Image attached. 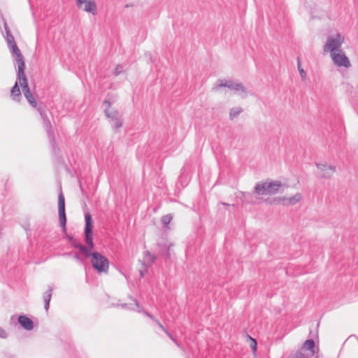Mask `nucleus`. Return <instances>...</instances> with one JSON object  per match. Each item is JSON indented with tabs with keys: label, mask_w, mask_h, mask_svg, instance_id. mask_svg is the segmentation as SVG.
<instances>
[{
	"label": "nucleus",
	"mask_w": 358,
	"mask_h": 358,
	"mask_svg": "<svg viewBox=\"0 0 358 358\" xmlns=\"http://www.w3.org/2000/svg\"><path fill=\"white\" fill-rule=\"evenodd\" d=\"M282 185L280 181L258 182L256 184L254 192L259 195H271L280 191Z\"/></svg>",
	"instance_id": "1"
},
{
	"label": "nucleus",
	"mask_w": 358,
	"mask_h": 358,
	"mask_svg": "<svg viewBox=\"0 0 358 358\" xmlns=\"http://www.w3.org/2000/svg\"><path fill=\"white\" fill-rule=\"evenodd\" d=\"M91 266L99 274H108V273L109 261L98 252L91 251Z\"/></svg>",
	"instance_id": "2"
},
{
	"label": "nucleus",
	"mask_w": 358,
	"mask_h": 358,
	"mask_svg": "<svg viewBox=\"0 0 358 358\" xmlns=\"http://www.w3.org/2000/svg\"><path fill=\"white\" fill-rule=\"evenodd\" d=\"M112 103L108 100H104L103 106L104 107V113L106 117L109 120L110 123L112 126L118 129L122 126V115L119 111L114 109H110Z\"/></svg>",
	"instance_id": "3"
},
{
	"label": "nucleus",
	"mask_w": 358,
	"mask_h": 358,
	"mask_svg": "<svg viewBox=\"0 0 358 358\" xmlns=\"http://www.w3.org/2000/svg\"><path fill=\"white\" fill-rule=\"evenodd\" d=\"M218 82L219 84L216 87H214L213 90H216L218 87H227L236 93H243L244 95L242 96V97H245L247 95V89L241 83H235L231 80H219Z\"/></svg>",
	"instance_id": "4"
},
{
	"label": "nucleus",
	"mask_w": 358,
	"mask_h": 358,
	"mask_svg": "<svg viewBox=\"0 0 358 358\" xmlns=\"http://www.w3.org/2000/svg\"><path fill=\"white\" fill-rule=\"evenodd\" d=\"M343 43V39L340 34H337L335 36H329L327 40V43L324 45V51H329L331 55L333 52L341 50L340 48Z\"/></svg>",
	"instance_id": "5"
},
{
	"label": "nucleus",
	"mask_w": 358,
	"mask_h": 358,
	"mask_svg": "<svg viewBox=\"0 0 358 358\" xmlns=\"http://www.w3.org/2000/svg\"><path fill=\"white\" fill-rule=\"evenodd\" d=\"M319 171V176L321 178L329 179L336 172V168L333 165H328L325 163H315Z\"/></svg>",
	"instance_id": "6"
},
{
	"label": "nucleus",
	"mask_w": 358,
	"mask_h": 358,
	"mask_svg": "<svg viewBox=\"0 0 358 358\" xmlns=\"http://www.w3.org/2000/svg\"><path fill=\"white\" fill-rule=\"evenodd\" d=\"M331 56L334 63L338 66L348 68L351 66L348 57L341 50L338 52H333Z\"/></svg>",
	"instance_id": "7"
},
{
	"label": "nucleus",
	"mask_w": 358,
	"mask_h": 358,
	"mask_svg": "<svg viewBox=\"0 0 358 358\" xmlns=\"http://www.w3.org/2000/svg\"><path fill=\"white\" fill-rule=\"evenodd\" d=\"M58 210L60 224L63 228V230L65 231L66 218L65 214V201L62 192H60L58 196Z\"/></svg>",
	"instance_id": "8"
},
{
	"label": "nucleus",
	"mask_w": 358,
	"mask_h": 358,
	"mask_svg": "<svg viewBox=\"0 0 358 358\" xmlns=\"http://www.w3.org/2000/svg\"><path fill=\"white\" fill-rule=\"evenodd\" d=\"M315 343L314 340L308 339L304 342L300 349L301 351H303L305 353H306L309 357H312L315 353Z\"/></svg>",
	"instance_id": "9"
},
{
	"label": "nucleus",
	"mask_w": 358,
	"mask_h": 358,
	"mask_svg": "<svg viewBox=\"0 0 358 358\" xmlns=\"http://www.w3.org/2000/svg\"><path fill=\"white\" fill-rule=\"evenodd\" d=\"M18 68V80L19 84H26L27 83L26 76L24 73L25 64L24 62L23 57L16 60Z\"/></svg>",
	"instance_id": "10"
},
{
	"label": "nucleus",
	"mask_w": 358,
	"mask_h": 358,
	"mask_svg": "<svg viewBox=\"0 0 358 358\" xmlns=\"http://www.w3.org/2000/svg\"><path fill=\"white\" fill-rule=\"evenodd\" d=\"M20 86L22 88V91H23L24 95L26 97V99L28 101V102L34 108H36L37 103H36L34 96L32 95V94L31 93V92H30L27 83H26V84H20Z\"/></svg>",
	"instance_id": "11"
},
{
	"label": "nucleus",
	"mask_w": 358,
	"mask_h": 358,
	"mask_svg": "<svg viewBox=\"0 0 358 358\" xmlns=\"http://www.w3.org/2000/svg\"><path fill=\"white\" fill-rule=\"evenodd\" d=\"M18 322L20 325L27 330H31L33 329L34 326L31 320L25 315L19 316Z\"/></svg>",
	"instance_id": "12"
},
{
	"label": "nucleus",
	"mask_w": 358,
	"mask_h": 358,
	"mask_svg": "<svg viewBox=\"0 0 358 358\" xmlns=\"http://www.w3.org/2000/svg\"><path fill=\"white\" fill-rule=\"evenodd\" d=\"M279 199L283 202L284 204L286 205H294L297 202L300 201L301 199V195L300 194H296L294 196L286 198L285 196L280 197Z\"/></svg>",
	"instance_id": "13"
},
{
	"label": "nucleus",
	"mask_w": 358,
	"mask_h": 358,
	"mask_svg": "<svg viewBox=\"0 0 358 358\" xmlns=\"http://www.w3.org/2000/svg\"><path fill=\"white\" fill-rule=\"evenodd\" d=\"M157 257L155 255L152 254L150 251H145L144 252V263L143 264L148 268L156 260Z\"/></svg>",
	"instance_id": "14"
},
{
	"label": "nucleus",
	"mask_w": 358,
	"mask_h": 358,
	"mask_svg": "<svg viewBox=\"0 0 358 358\" xmlns=\"http://www.w3.org/2000/svg\"><path fill=\"white\" fill-rule=\"evenodd\" d=\"M173 244H166L162 243H158L157 246L160 248L159 253L164 255L165 253L166 258H170V249Z\"/></svg>",
	"instance_id": "15"
},
{
	"label": "nucleus",
	"mask_w": 358,
	"mask_h": 358,
	"mask_svg": "<svg viewBox=\"0 0 358 358\" xmlns=\"http://www.w3.org/2000/svg\"><path fill=\"white\" fill-rule=\"evenodd\" d=\"M242 197V202L243 203H255V196L252 193L250 192H241Z\"/></svg>",
	"instance_id": "16"
},
{
	"label": "nucleus",
	"mask_w": 358,
	"mask_h": 358,
	"mask_svg": "<svg viewBox=\"0 0 358 358\" xmlns=\"http://www.w3.org/2000/svg\"><path fill=\"white\" fill-rule=\"evenodd\" d=\"M76 5L80 10L90 11V0H76Z\"/></svg>",
	"instance_id": "17"
},
{
	"label": "nucleus",
	"mask_w": 358,
	"mask_h": 358,
	"mask_svg": "<svg viewBox=\"0 0 358 358\" xmlns=\"http://www.w3.org/2000/svg\"><path fill=\"white\" fill-rule=\"evenodd\" d=\"M67 238L69 239V241L73 243L74 245L79 248L80 252L83 255H85V256L88 257L89 256V252H88V250L87 248L81 245L80 244H78V243H76L75 242V241L73 240V237L70 236H67Z\"/></svg>",
	"instance_id": "18"
},
{
	"label": "nucleus",
	"mask_w": 358,
	"mask_h": 358,
	"mask_svg": "<svg viewBox=\"0 0 358 358\" xmlns=\"http://www.w3.org/2000/svg\"><path fill=\"white\" fill-rule=\"evenodd\" d=\"M289 358H311L306 353L299 348L294 352L291 353Z\"/></svg>",
	"instance_id": "19"
},
{
	"label": "nucleus",
	"mask_w": 358,
	"mask_h": 358,
	"mask_svg": "<svg viewBox=\"0 0 358 358\" xmlns=\"http://www.w3.org/2000/svg\"><path fill=\"white\" fill-rule=\"evenodd\" d=\"M85 238L87 242H89L90 239V214L87 213L85 215Z\"/></svg>",
	"instance_id": "20"
},
{
	"label": "nucleus",
	"mask_w": 358,
	"mask_h": 358,
	"mask_svg": "<svg viewBox=\"0 0 358 358\" xmlns=\"http://www.w3.org/2000/svg\"><path fill=\"white\" fill-rule=\"evenodd\" d=\"M134 303H121L118 305L119 306L122 307L124 309H130V310H134L135 307L138 308L139 303L135 299H133Z\"/></svg>",
	"instance_id": "21"
},
{
	"label": "nucleus",
	"mask_w": 358,
	"mask_h": 358,
	"mask_svg": "<svg viewBox=\"0 0 358 358\" xmlns=\"http://www.w3.org/2000/svg\"><path fill=\"white\" fill-rule=\"evenodd\" d=\"M242 110H243L241 107L232 108L229 112L230 120H232L234 118L237 117L240 115V113L242 112Z\"/></svg>",
	"instance_id": "22"
},
{
	"label": "nucleus",
	"mask_w": 358,
	"mask_h": 358,
	"mask_svg": "<svg viewBox=\"0 0 358 358\" xmlns=\"http://www.w3.org/2000/svg\"><path fill=\"white\" fill-rule=\"evenodd\" d=\"M10 95L13 99H15L16 97H19L21 95L20 90L18 87V83H15V85L13 87Z\"/></svg>",
	"instance_id": "23"
},
{
	"label": "nucleus",
	"mask_w": 358,
	"mask_h": 358,
	"mask_svg": "<svg viewBox=\"0 0 358 358\" xmlns=\"http://www.w3.org/2000/svg\"><path fill=\"white\" fill-rule=\"evenodd\" d=\"M10 47L12 49V53L15 56L16 60L23 57L22 55L20 52V50H19L16 44L11 45Z\"/></svg>",
	"instance_id": "24"
},
{
	"label": "nucleus",
	"mask_w": 358,
	"mask_h": 358,
	"mask_svg": "<svg viewBox=\"0 0 358 358\" xmlns=\"http://www.w3.org/2000/svg\"><path fill=\"white\" fill-rule=\"evenodd\" d=\"M172 220V216L171 215H166L162 217V223L164 227H168V225L171 222Z\"/></svg>",
	"instance_id": "25"
},
{
	"label": "nucleus",
	"mask_w": 358,
	"mask_h": 358,
	"mask_svg": "<svg viewBox=\"0 0 358 358\" xmlns=\"http://www.w3.org/2000/svg\"><path fill=\"white\" fill-rule=\"evenodd\" d=\"M6 35H7V41L8 44L11 46L13 45H15V42L14 40L13 36L10 34L9 30H6Z\"/></svg>",
	"instance_id": "26"
},
{
	"label": "nucleus",
	"mask_w": 358,
	"mask_h": 358,
	"mask_svg": "<svg viewBox=\"0 0 358 358\" xmlns=\"http://www.w3.org/2000/svg\"><path fill=\"white\" fill-rule=\"evenodd\" d=\"M297 66H298V70L299 71L300 76H301V78L303 80H304L306 78V73L303 70V69L301 67V63H300V61H299V59H298Z\"/></svg>",
	"instance_id": "27"
},
{
	"label": "nucleus",
	"mask_w": 358,
	"mask_h": 358,
	"mask_svg": "<svg viewBox=\"0 0 358 358\" xmlns=\"http://www.w3.org/2000/svg\"><path fill=\"white\" fill-rule=\"evenodd\" d=\"M50 299H51V294H50L48 293V294H46L44 296V301H45V308L46 310H48V309L49 308V304H50Z\"/></svg>",
	"instance_id": "28"
},
{
	"label": "nucleus",
	"mask_w": 358,
	"mask_h": 358,
	"mask_svg": "<svg viewBox=\"0 0 358 358\" xmlns=\"http://www.w3.org/2000/svg\"><path fill=\"white\" fill-rule=\"evenodd\" d=\"M122 71H123V66H122L121 65H117V66L115 67V70H114L113 73H114V75H115V76H119V75H120Z\"/></svg>",
	"instance_id": "29"
},
{
	"label": "nucleus",
	"mask_w": 358,
	"mask_h": 358,
	"mask_svg": "<svg viewBox=\"0 0 358 358\" xmlns=\"http://www.w3.org/2000/svg\"><path fill=\"white\" fill-rule=\"evenodd\" d=\"M249 337L251 341L250 347L252 349L253 352H255L257 350V341L250 336H249Z\"/></svg>",
	"instance_id": "30"
},
{
	"label": "nucleus",
	"mask_w": 358,
	"mask_h": 358,
	"mask_svg": "<svg viewBox=\"0 0 358 358\" xmlns=\"http://www.w3.org/2000/svg\"><path fill=\"white\" fill-rule=\"evenodd\" d=\"M6 331L1 327H0V338L5 339L7 338Z\"/></svg>",
	"instance_id": "31"
},
{
	"label": "nucleus",
	"mask_w": 358,
	"mask_h": 358,
	"mask_svg": "<svg viewBox=\"0 0 358 358\" xmlns=\"http://www.w3.org/2000/svg\"><path fill=\"white\" fill-rule=\"evenodd\" d=\"M96 13V5L95 1L91 0V14L95 15Z\"/></svg>",
	"instance_id": "32"
},
{
	"label": "nucleus",
	"mask_w": 358,
	"mask_h": 358,
	"mask_svg": "<svg viewBox=\"0 0 358 358\" xmlns=\"http://www.w3.org/2000/svg\"><path fill=\"white\" fill-rule=\"evenodd\" d=\"M166 335L179 347L180 348V344L178 343V341L172 336V335L170 334V332L168 331V330H165L164 331Z\"/></svg>",
	"instance_id": "33"
},
{
	"label": "nucleus",
	"mask_w": 358,
	"mask_h": 358,
	"mask_svg": "<svg viewBox=\"0 0 358 358\" xmlns=\"http://www.w3.org/2000/svg\"><path fill=\"white\" fill-rule=\"evenodd\" d=\"M91 229H92V220L91 219ZM92 234V229H91V234ZM94 244L92 242V237L91 236V250H92Z\"/></svg>",
	"instance_id": "34"
},
{
	"label": "nucleus",
	"mask_w": 358,
	"mask_h": 358,
	"mask_svg": "<svg viewBox=\"0 0 358 358\" xmlns=\"http://www.w3.org/2000/svg\"><path fill=\"white\" fill-rule=\"evenodd\" d=\"M143 313H144V314H145V315H147L148 317H149L150 318H151L152 320H155V317H153L150 313H148V312H146V311H144Z\"/></svg>",
	"instance_id": "35"
},
{
	"label": "nucleus",
	"mask_w": 358,
	"mask_h": 358,
	"mask_svg": "<svg viewBox=\"0 0 358 358\" xmlns=\"http://www.w3.org/2000/svg\"><path fill=\"white\" fill-rule=\"evenodd\" d=\"M140 275L141 278H143L144 275H145V273L147 272V269L143 271V270H141L140 271Z\"/></svg>",
	"instance_id": "36"
},
{
	"label": "nucleus",
	"mask_w": 358,
	"mask_h": 358,
	"mask_svg": "<svg viewBox=\"0 0 358 358\" xmlns=\"http://www.w3.org/2000/svg\"><path fill=\"white\" fill-rule=\"evenodd\" d=\"M164 331H165V330H166V329L162 324H159V326Z\"/></svg>",
	"instance_id": "37"
},
{
	"label": "nucleus",
	"mask_w": 358,
	"mask_h": 358,
	"mask_svg": "<svg viewBox=\"0 0 358 358\" xmlns=\"http://www.w3.org/2000/svg\"><path fill=\"white\" fill-rule=\"evenodd\" d=\"M221 204L224 206H230L229 203H224V202H222Z\"/></svg>",
	"instance_id": "38"
},
{
	"label": "nucleus",
	"mask_w": 358,
	"mask_h": 358,
	"mask_svg": "<svg viewBox=\"0 0 358 358\" xmlns=\"http://www.w3.org/2000/svg\"><path fill=\"white\" fill-rule=\"evenodd\" d=\"M154 321L157 324L158 326H159V324H161L160 322L156 319Z\"/></svg>",
	"instance_id": "39"
}]
</instances>
